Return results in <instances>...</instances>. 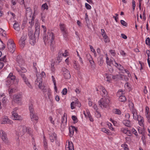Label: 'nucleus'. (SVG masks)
Here are the masks:
<instances>
[{
    "instance_id": "nucleus-38",
    "label": "nucleus",
    "mask_w": 150,
    "mask_h": 150,
    "mask_svg": "<svg viewBox=\"0 0 150 150\" xmlns=\"http://www.w3.org/2000/svg\"><path fill=\"white\" fill-rule=\"evenodd\" d=\"M138 120L139 122V124L141 126H142L143 125V122H144L143 119L142 117H140V118H139L138 119Z\"/></svg>"
},
{
    "instance_id": "nucleus-50",
    "label": "nucleus",
    "mask_w": 150,
    "mask_h": 150,
    "mask_svg": "<svg viewBox=\"0 0 150 150\" xmlns=\"http://www.w3.org/2000/svg\"><path fill=\"white\" fill-rule=\"evenodd\" d=\"M124 94L122 90H120L117 92V95L120 97V96Z\"/></svg>"
},
{
    "instance_id": "nucleus-33",
    "label": "nucleus",
    "mask_w": 150,
    "mask_h": 150,
    "mask_svg": "<svg viewBox=\"0 0 150 150\" xmlns=\"http://www.w3.org/2000/svg\"><path fill=\"white\" fill-rule=\"evenodd\" d=\"M8 87L9 88L8 89V91L10 94H12L13 93L15 92L16 90V88L12 87Z\"/></svg>"
},
{
    "instance_id": "nucleus-56",
    "label": "nucleus",
    "mask_w": 150,
    "mask_h": 150,
    "mask_svg": "<svg viewBox=\"0 0 150 150\" xmlns=\"http://www.w3.org/2000/svg\"><path fill=\"white\" fill-rule=\"evenodd\" d=\"M132 133L134 134L136 137H137L138 136V134L137 132V131L134 128H133L132 129Z\"/></svg>"
},
{
    "instance_id": "nucleus-30",
    "label": "nucleus",
    "mask_w": 150,
    "mask_h": 150,
    "mask_svg": "<svg viewBox=\"0 0 150 150\" xmlns=\"http://www.w3.org/2000/svg\"><path fill=\"white\" fill-rule=\"evenodd\" d=\"M44 94L45 96H47L49 99L51 98V91L50 90H47L45 91H44Z\"/></svg>"
},
{
    "instance_id": "nucleus-7",
    "label": "nucleus",
    "mask_w": 150,
    "mask_h": 150,
    "mask_svg": "<svg viewBox=\"0 0 150 150\" xmlns=\"http://www.w3.org/2000/svg\"><path fill=\"white\" fill-rule=\"evenodd\" d=\"M27 38V35L26 34H23L21 38L19 41V44L21 47L23 48L25 45V40Z\"/></svg>"
},
{
    "instance_id": "nucleus-34",
    "label": "nucleus",
    "mask_w": 150,
    "mask_h": 150,
    "mask_svg": "<svg viewBox=\"0 0 150 150\" xmlns=\"http://www.w3.org/2000/svg\"><path fill=\"white\" fill-rule=\"evenodd\" d=\"M14 28L16 30L18 31L19 30V24L18 22H16L13 24Z\"/></svg>"
},
{
    "instance_id": "nucleus-5",
    "label": "nucleus",
    "mask_w": 150,
    "mask_h": 150,
    "mask_svg": "<svg viewBox=\"0 0 150 150\" xmlns=\"http://www.w3.org/2000/svg\"><path fill=\"white\" fill-rule=\"evenodd\" d=\"M0 137L2 141L6 144H9L10 142L8 140L6 133L3 130H0Z\"/></svg>"
},
{
    "instance_id": "nucleus-40",
    "label": "nucleus",
    "mask_w": 150,
    "mask_h": 150,
    "mask_svg": "<svg viewBox=\"0 0 150 150\" xmlns=\"http://www.w3.org/2000/svg\"><path fill=\"white\" fill-rule=\"evenodd\" d=\"M105 76V80L107 81L110 82L111 80V75L106 74Z\"/></svg>"
},
{
    "instance_id": "nucleus-39",
    "label": "nucleus",
    "mask_w": 150,
    "mask_h": 150,
    "mask_svg": "<svg viewBox=\"0 0 150 150\" xmlns=\"http://www.w3.org/2000/svg\"><path fill=\"white\" fill-rule=\"evenodd\" d=\"M9 119L7 117H5L1 121V123L3 124H5L7 123L8 122Z\"/></svg>"
},
{
    "instance_id": "nucleus-46",
    "label": "nucleus",
    "mask_w": 150,
    "mask_h": 150,
    "mask_svg": "<svg viewBox=\"0 0 150 150\" xmlns=\"http://www.w3.org/2000/svg\"><path fill=\"white\" fill-rule=\"evenodd\" d=\"M0 33L3 37H5L6 36V32L1 28H0Z\"/></svg>"
},
{
    "instance_id": "nucleus-60",
    "label": "nucleus",
    "mask_w": 150,
    "mask_h": 150,
    "mask_svg": "<svg viewBox=\"0 0 150 150\" xmlns=\"http://www.w3.org/2000/svg\"><path fill=\"white\" fill-rule=\"evenodd\" d=\"M85 6L86 9H90L91 8V6L87 3H85Z\"/></svg>"
},
{
    "instance_id": "nucleus-21",
    "label": "nucleus",
    "mask_w": 150,
    "mask_h": 150,
    "mask_svg": "<svg viewBox=\"0 0 150 150\" xmlns=\"http://www.w3.org/2000/svg\"><path fill=\"white\" fill-rule=\"evenodd\" d=\"M49 138L50 141L52 142H54V140L56 141L57 139L56 134L54 133L50 135Z\"/></svg>"
},
{
    "instance_id": "nucleus-3",
    "label": "nucleus",
    "mask_w": 150,
    "mask_h": 150,
    "mask_svg": "<svg viewBox=\"0 0 150 150\" xmlns=\"http://www.w3.org/2000/svg\"><path fill=\"white\" fill-rule=\"evenodd\" d=\"M99 105L102 108H107L109 106L110 100L108 97H103L98 101Z\"/></svg>"
},
{
    "instance_id": "nucleus-11",
    "label": "nucleus",
    "mask_w": 150,
    "mask_h": 150,
    "mask_svg": "<svg viewBox=\"0 0 150 150\" xmlns=\"http://www.w3.org/2000/svg\"><path fill=\"white\" fill-rule=\"evenodd\" d=\"M21 77L23 78L24 82L25 83L26 85L30 88L32 89L33 87L30 84V82L28 81V79L25 76V75H21Z\"/></svg>"
},
{
    "instance_id": "nucleus-29",
    "label": "nucleus",
    "mask_w": 150,
    "mask_h": 150,
    "mask_svg": "<svg viewBox=\"0 0 150 150\" xmlns=\"http://www.w3.org/2000/svg\"><path fill=\"white\" fill-rule=\"evenodd\" d=\"M114 62L115 63L114 66L116 67L118 69L123 71V67L121 64H117L115 60H114Z\"/></svg>"
},
{
    "instance_id": "nucleus-61",
    "label": "nucleus",
    "mask_w": 150,
    "mask_h": 150,
    "mask_svg": "<svg viewBox=\"0 0 150 150\" xmlns=\"http://www.w3.org/2000/svg\"><path fill=\"white\" fill-rule=\"evenodd\" d=\"M67 90L66 88H64L63 91H62V93L63 95H66L67 92Z\"/></svg>"
},
{
    "instance_id": "nucleus-10",
    "label": "nucleus",
    "mask_w": 150,
    "mask_h": 150,
    "mask_svg": "<svg viewBox=\"0 0 150 150\" xmlns=\"http://www.w3.org/2000/svg\"><path fill=\"white\" fill-rule=\"evenodd\" d=\"M60 30L62 32L64 37H66L67 36V30L65 25L62 23H60L59 24Z\"/></svg>"
},
{
    "instance_id": "nucleus-9",
    "label": "nucleus",
    "mask_w": 150,
    "mask_h": 150,
    "mask_svg": "<svg viewBox=\"0 0 150 150\" xmlns=\"http://www.w3.org/2000/svg\"><path fill=\"white\" fill-rule=\"evenodd\" d=\"M21 98V95L20 94H16L13 96V101L17 103H20Z\"/></svg>"
},
{
    "instance_id": "nucleus-55",
    "label": "nucleus",
    "mask_w": 150,
    "mask_h": 150,
    "mask_svg": "<svg viewBox=\"0 0 150 150\" xmlns=\"http://www.w3.org/2000/svg\"><path fill=\"white\" fill-rule=\"evenodd\" d=\"M149 107L147 106H146V116L147 115H150V114L149 113Z\"/></svg>"
},
{
    "instance_id": "nucleus-17",
    "label": "nucleus",
    "mask_w": 150,
    "mask_h": 150,
    "mask_svg": "<svg viewBox=\"0 0 150 150\" xmlns=\"http://www.w3.org/2000/svg\"><path fill=\"white\" fill-rule=\"evenodd\" d=\"M100 90L101 95L104 97H108L107 95L108 93L105 88L103 86H100Z\"/></svg>"
},
{
    "instance_id": "nucleus-36",
    "label": "nucleus",
    "mask_w": 150,
    "mask_h": 150,
    "mask_svg": "<svg viewBox=\"0 0 150 150\" xmlns=\"http://www.w3.org/2000/svg\"><path fill=\"white\" fill-rule=\"evenodd\" d=\"M43 144H44V146L45 149V150H47V142L46 140V139L45 138V137H44V139H43Z\"/></svg>"
},
{
    "instance_id": "nucleus-42",
    "label": "nucleus",
    "mask_w": 150,
    "mask_h": 150,
    "mask_svg": "<svg viewBox=\"0 0 150 150\" xmlns=\"http://www.w3.org/2000/svg\"><path fill=\"white\" fill-rule=\"evenodd\" d=\"M119 100L121 102H124L126 100V98L124 96L121 95L120 96Z\"/></svg>"
},
{
    "instance_id": "nucleus-57",
    "label": "nucleus",
    "mask_w": 150,
    "mask_h": 150,
    "mask_svg": "<svg viewBox=\"0 0 150 150\" xmlns=\"http://www.w3.org/2000/svg\"><path fill=\"white\" fill-rule=\"evenodd\" d=\"M128 130L127 129L125 128H122L121 129V132L125 134L126 133Z\"/></svg>"
},
{
    "instance_id": "nucleus-35",
    "label": "nucleus",
    "mask_w": 150,
    "mask_h": 150,
    "mask_svg": "<svg viewBox=\"0 0 150 150\" xmlns=\"http://www.w3.org/2000/svg\"><path fill=\"white\" fill-rule=\"evenodd\" d=\"M146 53L148 56L147 62L148 64L149 67L150 68V52L149 50H147L146 51Z\"/></svg>"
},
{
    "instance_id": "nucleus-2",
    "label": "nucleus",
    "mask_w": 150,
    "mask_h": 150,
    "mask_svg": "<svg viewBox=\"0 0 150 150\" xmlns=\"http://www.w3.org/2000/svg\"><path fill=\"white\" fill-rule=\"evenodd\" d=\"M19 82V79H16L15 76L13 73H10L7 76L5 84L8 87H11L13 83L15 86L17 85Z\"/></svg>"
},
{
    "instance_id": "nucleus-54",
    "label": "nucleus",
    "mask_w": 150,
    "mask_h": 150,
    "mask_svg": "<svg viewBox=\"0 0 150 150\" xmlns=\"http://www.w3.org/2000/svg\"><path fill=\"white\" fill-rule=\"evenodd\" d=\"M29 134L31 135L32 133V129L30 128H27V132H26Z\"/></svg>"
},
{
    "instance_id": "nucleus-58",
    "label": "nucleus",
    "mask_w": 150,
    "mask_h": 150,
    "mask_svg": "<svg viewBox=\"0 0 150 150\" xmlns=\"http://www.w3.org/2000/svg\"><path fill=\"white\" fill-rule=\"evenodd\" d=\"M41 19H42V21H43V22H44L45 21V13H42L41 14Z\"/></svg>"
},
{
    "instance_id": "nucleus-49",
    "label": "nucleus",
    "mask_w": 150,
    "mask_h": 150,
    "mask_svg": "<svg viewBox=\"0 0 150 150\" xmlns=\"http://www.w3.org/2000/svg\"><path fill=\"white\" fill-rule=\"evenodd\" d=\"M121 147H122L125 150H129V149L128 145L125 144H122L121 145Z\"/></svg>"
},
{
    "instance_id": "nucleus-62",
    "label": "nucleus",
    "mask_w": 150,
    "mask_h": 150,
    "mask_svg": "<svg viewBox=\"0 0 150 150\" xmlns=\"http://www.w3.org/2000/svg\"><path fill=\"white\" fill-rule=\"evenodd\" d=\"M0 60L1 61H3L4 62H6V56H4L3 57L0 58Z\"/></svg>"
},
{
    "instance_id": "nucleus-16",
    "label": "nucleus",
    "mask_w": 150,
    "mask_h": 150,
    "mask_svg": "<svg viewBox=\"0 0 150 150\" xmlns=\"http://www.w3.org/2000/svg\"><path fill=\"white\" fill-rule=\"evenodd\" d=\"M62 70L64 72V76L65 79H70L71 75L68 70L64 68L62 69Z\"/></svg>"
},
{
    "instance_id": "nucleus-47",
    "label": "nucleus",
    "mask_w": 150,
    "mask_h": 150,
    "mask_svg": "<svg viewBox=\"0 0 150 150\" xmlns=\"http://www.w3.org/2000/svg\"><path fill=\"white\" fill-rule=\"evenodd\" d=\"M29 108L30 111V114L34 113L33 108L32 105L30 104L29 105Z\"/></svg>"
},
{
    "instance_id": "nucleus-15",
    "label": "nucleus",
    "mask_w": 150,
    "mask_h": 150,
    "mask_svg": "<svg viewBox=\"0 0 150 150\" xmlns=\"http://www.w3.org/2000/svg\"><path fill=\"white\" fill-rule=\"evenodd\" d=\"M37 79L35 81V84L37 85L39 88L41 89H42V79L39 76H38L37 74Z\"/></svg>"
},
{
    "instance_id": "nucleus-59",
    "label": "nucleus",
    "mask_w": 150,
    "mask_h": 150,
    "mask_svg": "<svg viewBox=\"0 0 150 150\" xmlns=\"http://www.w3.org/2000/svg\"><path fill=\"white\" fill-rule=\"evenodd\" d=\"M107 125L108 126L110 129L112 130L114 129V128L112 127V125L111 123L109 122L108 123H107Z\"/></svg>"
},
{
    "instance_id": "nucleus-53",
    "label": "nucleus",
    "mask_w": 150,
    "mask_h": 150,
    "mask_svg": "<svg viewBox=\"0 0 150 150\" xmlns=\"http://www.w3.org/2000/svg\"><path fill=\"white\" fill-rule=\"evenodd\" d=\"M121 23L123 26L127 27V23L124 20H121L120 21Z\"/></svg>"
},
{
    "instance_id": "nucleus-1",
    "label": "nucleus",
    "mask_w": 150,
    "mask_h": 150,
    "mask_svg": "<svg viewBox=\"0 0 150 150\" xmlns=\"http://www.w3.org/2000/svg\"><path fill=\"white\" fill-rule=\"evenodd\" d=\"M54 37V34L50 31H48L47 33L44 34L43 40L45 44L50 43L51 50L54 51V46L53 43Z\"/></svg>"
},
{
    "instance_id": "nucleus-19",
    "label": "nucleus",
    "mask_w": 150,
    "mask_h": 150,
    "mask_svg": "<svg viewBox=\"0 0 150 150\" xmlns=\"http://www.w3.org/2000/svg\"><path fill=\"white\" fill-rule=\"evenodd\" d=\"M67 119L66 117L64 116L62 117L61 122V127L64 129L65 128L67 124Z\"/></svg>"
},
{
    "instance_id": "nucleus-43",
    "label": "nucleus",
    "mask_w": 150,
    "mask_h": 150,
    "mask_svg": "<svg viewBox=\"0 0 150 150\" xmlns=\"http://www.w3.org/2000/svg\"><path fill=\"white\" fill-rule=\"evenodd\" d=\"M106 63L108 65L109 67H111V64H113L114 66V65L115 63L114 62V60L110 59V61H106Z\"/></svg>"
},
{
    "instance_id": "nucleus-25",
    "label": "nucleus",
    "mask_w": 150,
    "mask_h": 150,
    "mask_svg": "<svg viewBox=\"0 0 150 150\" xmlns=\"http://www.w3.org/2000/svg\"><path fill=\"white\" fill-rule=\"evenodd\" d=\"M66 150H74L73 144L71 142H68V146H67L65 148Z\"/></svg>"
},
{
    "instance_id": "nucleus-22",
    "label": "nucleus",
    "mask_w": 150,
    "mask_h": 150,
    "mask_svg": "<svg viewBox=\"0 0 150 150\" xmlns=\"http://www.w3.org/2000/svg\"><path fill=\"white\" fill-rule=\"evenodd\" d=\"M17 62L20 65H22L24 63V61L22 56L20 55H18L17 56L16 58Z\"/></svg>"
},
{
    "instance_id": "nucleus-8",
    "label": "nucleus",
    "mask_w": 150,
    "mask_h": 150,
    "mask_svg": "<svg viewBox=\"0 0 150 150\" xmlns=\"http://www.w3.org/2000/svg\"><path fill=\"white\" fill-rule=\"evenodd\" d=\"M19 134L20 136L23 135L25 133L27 132V128L24 126H21L18 128V131H17Z\"/></svg>"
},
{
    "instance_id": "nucleus-14",
    "label": "nucleus",
    "mask_w": 150,
    "mask_h": 150,
    "mask_svg": "<svg viewBox=\"0 0 150 150\" xmlns=\"http://www.w3.org/2000/svg\"><path fill=\"white\" fill-rule=\"evenodd\" d=\"M83 113L85 117L86 118H88L90 120L91 122H93V118L92 117L90 112L88 110L86 109V111H83Z\"/></svg>"
},
{
    "instance_id": "nucleus-6",
    "label": "nucleus",
    "mask_w": 150,
    "mask_h": 150,
    "mask_svg": "<svg viewBox=\"0 0 150 150\" xmlns=\"http://www.w3.org/2000/svg\"><path fill=\"white\" fill-rule=\"evenodd\" d=\"M129 107L133 114V118L134 119H136L137 116L136 110L134 109V104L132 102H129Z\"/></svg>"
},
{
    "instance_id": "nucleus-41",
    "label": "nucleus",
    "mask_w": 150,
    "mask_h": 150,
    "mask_svg": "<svg viewBox=\"0 0 150 150\" xmlns=\"http://www.w3.org/2000/svg\"><path fill=\"white\" fill-rule=\"evenodd\" d=\"M69 135L71 137H72L73 135L74 131L72 127L70 126L69 127Z\"/></svg>"
},
{
    "instance_id": "nucleus-20",
    "label": "nucleus",
    "mask_w": 150,
    "mask_h": 150,
    "mask_svg": "<svg viewBox=\"0 0 150 150\" xmlns=\"http://www.w3.org/2000/svg\"><path fill=\"white\" fill-rule=\"evenodd\" d=\"M17 71L19 73V75L21 76L22 75H25L23 73H25L27 71L26 69L24 68L21 67L20 69H19L17 68H16Z\"/></svg>"
},
{
    "instance_id": "nucleus-51",
    "label": "nucleus",
    "mask_w": 150,
    "mask_h": 150,
    "mask_svg": "<svg viewBox=\"0 0 150 150\" xmlns=\"http://www.w3.org/2000/svg\"><path fill=\"white\" fill-rule=\"evenodd\" d=\"M101 131L103 132L108 134L109 133V130L108 129H106L105 128H102L101 129Z\"/></svg>"
},
{
    "instance_id": "nucleus-64",
    "label": "nucleus",
    "mask_w": 150,
    "mask_h": 150,
    "mask_svg": "<svg viewBox=\"0 0 150 150\" xmlns=\"http://www.w3.org/2000/svg\"><path fill=\"white\" fill-rule=\"evenodd\" d=\"M97 117V118H99L100 117H101V115L100 114V113L98 112H96V113H95Z\"/></svg>"
},
{
    "instance_id": "nucleus-44",
    "label": "nucleus",
    "mask_w": 150,
    "mask_h": 150,
    "mask_svg": "<svg viewBox=\"0 0 150 150\" xmlns=\"http://www.w3.org/2000/svg\"><path fill=\"white\" fill-rule=\"evenodd\" d=\"M48 8V6L46 3L43 4L42 6V9L44 10L45 9L47 10Z\"/></svg>"
},
{
    "instance_id": "nucleus-18",
    "label": "nucleus",
    "mask_w": 150,
    "mask_h": 150,
    "mask_svg": "<svg viewBox=\"0 0 150 150\" xmlns=\"http://www.w3.org/2000/svg\"><path fill=\"white\" fill-rule=\"evenodd\" d=\"M101 34L104 39L105 42H108L109 41L108 38L104 29H101Z\"/></svg>"
},
{
    "instance_id": "nucleus-23",
    "label": "nucleus",
    "mask_w": 150,
    "mask_h": 150,
    "mask_svg": "<svg viewBox=\"0 0 150 150\" xmlns=\"http://www.w3.org/2000/svg\"><path fill=\"white\" fill-rule=\"evenodd\" d=\"M26 10V16L27 18H28V17L31 18L32 16V12L30 8H27Z\"/></svg>"
},
{
    "instance_id": "nucleus-27",
    "label": "nucleus",
    "mask_w": 150,
    "mask_h": 150,
    "mask_svg": "<svg viewBox=\"0 0 150 150\" xmlns=\"http://www.w3.org/2000/svg\"><path fill=\"white\" fill-rule=\"evenodd\" d=\"M28 21L29 24H30V26L32 27L34 25V18L33 16H31V17H28Z\"/></svg>"
},
{
    "instance_id": "nucleus-63",
    "label": "nucleus",
    "mask_w": 150,
    "mask_h": 150,
    "mask_svg": "<svg viewBox=\"0 0 150 150\" xmlns=\"http://www.w3.org/2000/svg\"><path fill=\"white\" fill-rule=\"evenodd\" d=\"M110 53L113 56H115V51L114 50H110Z\"/></svg>"
},
{
    "instance_id": "nucleus-13",
    "label": "nucleus",
    "mask_w": 150,
    "mask_h": 150,
    "mask_svg": "<svg viewBox=\"0 0 150 150\" xmlns=\"http://www.w3.org/2000/svg\"><path fill=\"white\" fill-rule=\"evenodd\" d=\"M28 35L29 36L30 39V43L32 45H34L35 42V38L33 35V32L32 31H30L29 32Z\"/></svg>"
},
{
    "instance_id": "nucleus-48",
    "label": "nucleus",
    "mask_w": 150,
    "mask_h": 150,
    "mask_svg": "<svg viewBox=\"0 0 150 150\" xmlns=\"http://www.w3.org/2000/svg\"><path fill=\"white\" fill-rule=\"evenodd\" d=\"M113 112L115 114H117L118 115H120L121 114V112L119 109H115L113 110Z\"/></svg>"
},
{
    "instance_id": "nucleus-26",
    "label": "nucleus",
    "mask_w": 150,
    "mask_h": 150,
    "mask_svg": "<svg viewBox=\"0 0 150 150\" xmlns=\"http://www.w3.org/2000/svg\"><path fill=\"white\" fill-rule=\"evenodd\" d=\"M35 33L38 35L39 34L40 30V27L38 22L35 23Z\"/></svg>"
},
{
    "instance_id": "nucleus-31",
    "label": "nucleus",
    "mask_w": 150,
    "mask_h": 150,
    "mask_svg": "<svg viewBox=\"0 0 150 150\" xmlns=\"http://www.w3.org/2000/svg\"><path fill=\"white\" fill-rule=\"evenodd\" d=\"M123 123L125 126L127 127H130L131 125L129 120H124Z\"/></svg>"
},
{
    "instance_id": "nucleus-52",
    "label": "nucleus",
    "mask_w": 150,
    "mask_h": 150,
    "mask_svg": "<svg viewBox=\"0 0 150 150\" xmlns=\"http://www.w3.org/2000/svg\"><path fill=\"white\" fill-rule=\"evenodd\" d=\"M146 44L148 45H150V39L149 38H147L146 40Z\"/></svg>"
},
{
    "instance_id": "nucleus-28",
    "label": "nucleus",
    "mask_w": 150,
    "mask_h": 150,
    "mask_svg": "<svg viewBox=\"0 0 150 150\" xmlns=\"http://www.w3.org/2000/svg\"><path fill=\"white\" fill-rule=\"evenodd\" d=\"M124 76V75H122L120 74H118L113 76L112 78L113 79H123Z\"/></svg>"
},
{
    "instance_id": "nucleus-37",
    "label": "nucleus",
    "mask_w": 150,
    "mask_h": 150,
    "mask_svg": "<svg viewBox=\"0 0 150 150\" xmlns=\"http://www.w3.org/2000/svg\"><path fill=\"white\" fill-rule=\"evenodd\" d=\"M103 60L102 57H100L98 59V64L100 66L103 65Z\"/></svg>"
},
{
    "instance_id": "nucleus-45",
    "label": "nucleus",
    "mask_w": 150,
    "mask_h": 150,
    "mask_svg": "<svg viewBox=\"0 0 150 150\" xmlns=\"http://www.w3.org/2000/svg\"><path fill=\"white\" fill-rule=\"evenodd\" d=\"M73 66L74 68L78 70L79 69V66L78 65L76 61H75L74 62Z\"/></svg>"
},
{
    "instance_id": "nucleus-4",
    "label": "nucleus",
    "mask_w": 150,
    "mask_h": 150,
    "mask_svg": "<svg viewBox=\"0 0 150 150\" xmlns=\"http://www.w3.org/2000/svg\"><path fill=\"white\" fill-rule=\"evenodd\" d=\"M7 48L8 50L11 53H13L15 50V45L12 40L10 39L7 42Z\"/></svg>"
},
{
    "instance_id": "nucleus-32",
    "label": "nucleus",
    "mask_w": 150,
    "mask_h": 150,
    "mask_svg": "<svg viewBox=\"0 0 150 150\" xmlns=\"http://www.w3.org/2000/svg\"><path fill=\"white\" fill-rule=\"evenodd\" d=\"M77 101V99L74 102H72L71 103V109H73L75 108L76 105Z\"/></svg>"
},
{
    "instance_id": "nucleus-24",
    "label": "nucleus",
    "mask_w": 150,
    "mask_h": 150,
    "mask_svg": "<svg viewBox=\"0 0 150 150\" xmlns=\"http://www.w3.org/2000/svg\"><path fill=\"white\" fill-rule=\"evenodd\" d=\"M31 120L32 121H37L38 120V117L36 114L34 113L30 114Z\"/></svg>"
},
{
    "instance_id": "nucleus-12",
    "label": "nucleus",
    "mask_w": 150,
    "mask_h": 150,
    "mask_svg": "<svg viewBox=\"0 0 150 150\" xmlns=\"http://www.w3.org/2000/svg\"><path fill=\"white\" fill-rule=\"evenodd\" d=\"M12 117L14 120H23V118L21 116L19 115L17 113L14 112V111L12 112Z\"/></svg>"
}]
</instances>
